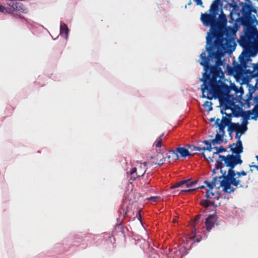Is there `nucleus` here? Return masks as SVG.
<instances>
[{"instance_id":"1","label":"nucleus","mask_w":258,"mask_h":258,"mask_svg":"<svg viewBox=\"0 0 258 258\" xmlns=\"http://www.w3.org/2000/svg\"><path fill=\"white\" fill-rule=\"evenodd\" d=\"M206 50L208 53L207 57L205 52L200 54L202 60L200 63L204 67L205 71L200 79L203 82L202 97L212 100L227 96L231 89L225 83L224 73L220 68L225 66L221 59L225 50L224 38H217L211 41L210 39H207Z\"/></svg>"},{"instance_id":"2","label":"nucleus","mask_w":258,"mask_h":258,"mask_svg":"<svg viewBox=\"0 0 258 258\" xmlns=\"http://www.w3.org/2000/svg\"><path fill=\"white\" fill-rule=\"evenodd\" d=\"M233 146L234 144L228 146L232 154L219 155V159L216 160V168L220 169L222 174L219 178H223L220 186L222 187L224 192L228 194L233 193L236 189L232 185L236 187H243L240 180L235 178V172L233 170L237 165H241L243 162L240 155L243 150L242 142H238L237 147L233 148Z\"/></svg>"},{"instance_id":"3","label":"nucleus","mask_w":258,"mask_h":258,"mask_svg":"<svg viewBox=\"0 0 258 258\" xmlns=\"http://www.w3.org/2000/svg\"><path fill=\"white\" fill-rule=\"evenodd\" d=\"M238 44L243 48V51L239 57L240 64L234 67L237 75L242 73L247 67V63L251 56H254L253 46L258 47V30L255 26L248 27L244 30V34L241 35L238 40Z\"/></svg>"},{"instance_id":"4","label":"nucleus","mask_w":258,"mask_h":258,"mask_svg":"<svg viewBox=\"0 0 258 258\" xmlns=\"http://www.w3.org/2000/svg\"><path fill=\"white\" fill-rule=\"evenodd\" d=\"M201 20L204 26L210 27L206 40L208 38L210 39L211 41L214 39L217 40V38H223L224 29L227 24V20L226 16L222 10L218 18L210 13H205L202 14Z\"/></svg>"},{"instance_id":"5","label":"nucleus","mask_w":258,"mask_h":258,"mask_svg":"<svg viewBox=\"0 0 258 258\" xmlns=\"http://www.w3.org/2000/svg\"><path fill=\"white\" fill-rule=\"evenodd\" d=\"M247 122H246V124L244 125H240L239 123H235L231 122L229 125L228 126V132L229 134V136L231 137V139L232 138L231 136V134L233 132H240L241 134L244 133V132L247 130V128L246 126V124Z\"/></svg>"},{"instance_id":"6","label":"nucleus","mask_w":258,"mask_h":258,"mask_svg":"<svg viewBox=\"0 0 258 258\" xmlns=\"http://www.w3.org/2000/svg\"><path fill=\"white\" fill-rule=\"evenodd\" d=\"M251 7L249 5H246L244 7L242 8V14L243 16L244 17V18H243L241 20V24L243 26H247V27L246 29L248 27L250 26L249 25V16L251 13ZM245 28L244 29V31L245 30Z\"/></svg>"},{"instance_id":"7","label":"nucleus","mask_w":258,"mask_h":258,"mask_svg":"<svg viewBox=\"0 0 258 258\" xmlns=\"http://www.w3.org/2000/svg\"><path fill=\"white\" fill-rule=\"evenodd\" d=\"M151 159L154 160L151 164V165L157 164L161 166L164 163V162L165 160L164 153L161 152H159L155 157L153 156H151Z\"/></svg>"},{"instance_id":"8","label":"nucleus","mask_w":258,"mask_h":258,"mask_svg":"<svg viewBox=\"0 0 258 258\" xmlns=\"http://www.w3.org/2000/svg\"><path fill=\"white\" fill-rule=\"evenodd\" d=\"M221 113L223 115L225 114V116H222L221 120H220V123L226 126H228L229 124L232 122V114H227L224 112L223 110H221Z\"/></svg>"},{"instance_id":"9","label":"nucleus","mask_w":258,"mask_h":258,"mask_svg":"<svg viewBox=\"0 0 258 258\" xmlns=\"http://www.w3.org/2000/svg\"><path fill=\"white\" fill-rule=\"evenodd\" d=\"M216 221L215 215H211L207 219L205 222L206 230L210 231L215 226Z\"/></svg>"},{"instance_id":"10","label":"nucleus","mask_w":258,"mask_h":258,"mask_svg":"<svg viewBox=\"0 0 258 258\" xmlns=\"http://www.w3.org/2000/svg\"><path fill=\"white\" fill-rule=\"evenodd\" d=\"M239 25L236 22H233V25L226 27V25L224 28V30H225V33L227 35H233L234 34L236 31L238 30Z\"/></svg>"},{"instance_id":"11","label":"nucleus","mask_w":258,"mask_h":258,"mask_svg":"<svg viewBox=\"0 0 258 258\" xmlns=\"http://www.w3.org/2000/svg\"><path fill=\"white\" fill-rule=\"evenodd\" d=\"M200 205L207 210L208 208L212 207L213 209H209V210L216 211L217 206L215 205L214 202L208 200H202L200 202ZM214 214H216V212H215Z\"/></svg>"},{"instance_id":"12","label":"nucleus","mask_w":258,"mask_h":258,"mask_svg":"<svg viewBox=\"0 0 258 258\" xmlns=\"http://www.w3.org/2000/svg\"><path fill=\"white\" fill-rule=\"evenodd\" d=\"M166 158L168 162H173L179 159L178 154L176 150H170L166 154Z\"/></svg>"},{"instance_id":"13","label":"nucleus","mask_w":258,"mask_h":258,"mask_svg":"<svg viewBox=\"0 0 258 258\" xmlns=\"http://www.w3.org/2000/svg\"><path fill=\"white\" fill-rule=\"evenodd\" d=\"M147 162H144L143 164H141L140 167L137 168V173L136 174V176H132L131 178L134 180L137 177L142 176L146 172V168L147 166Z\"/></svg>"},{"instance_id":"14","label":"nucleus","mask_w":258,"mask_h":258,"mask_svg":"<svg viewBox=\"0 0 258 258\" xmlns=\"http://www.w3.org/2000/svg\"><path fill=\"white\" fill-rule=\"evenodd\" d=\"M233 114L235 117H239L241 116L244 120L246 121L249 119L250 115L252 114V111L251 110H248L246 111H243L241 114L240 113L239 111H233Z\"/></svg>"},{"instance_id":"15","label":"nucleus","mask_w":258,"mask_h":258,"mask_svg":"<svg viewBox=\"0 0 258 258\" xmlns=\"http://www.w3.org/2000/svg\"><path fill=\"white\" fill-rule=\"evenodd\" d=\"M9 6H10L11 8L8 9V10H10V12L11 11L18 10L20 11L22 10L21 6H22V4L18 2L16 0H10L8 3Z\"/></svg>"},{"instance_id":"16","label":"nucleus","mask_w":258,"mask_h":258,"mask_svg":"<svg viewBox=\"0 0 258 258\" xmlns=\"http://www.w3.org/2000/svg\"><path fill=\"white\" fill-rule=\"evenodd\" d=\"M219 0L215 1L210 7V13L217 17L219 15Z\"/></svg>"},{"instance_id":"17","label":"nucleus","mask_w":258,"mask_h":258,"mask_svg":"<svg viewBox=\"0 0 258 258\" xmlns=\"http://www.w3.org/2000/svg\"><path fill=\"white\" fill-rule=\"evenodd\" d=\"M235 103L234 101L233 98L232 99H229L228 97H227L225 99V105L224 106V109L225 110L226 109H231L233 111H234L233 109V108L235 107Z\"/></svg>"},{"instance_id":"18","label":"nucleus","mask_w":258,"mask_h":258,"mask_svg":"<svg viewBox=\"0 0 258 258\" xmlns=\"http://www.w3.org/2000/svg\"><path fill=\"white\" fill-rule=\"evenodd\" d=\"M176 152L177 154H180V156L182 157H186L187 156L193 155L195 154V153L193 154H190L188 150L183 147H178L176 149Z\"/></svg>"},{"instance_id":"19","label":"nucleus","mask_w":258,"mask_h":258,"mask_svg":"<svg viewBox=\"0 0 258 258\" xmlns=\"http://www.w3.org/2000/svg\"><path fill=\"white\" fill-rule=\"evenodd\" d=\"M69 33V29L66 24H61L60 27V34L64 38H67Z\"/></svg>"},{"instance_id":"20","label":"nucleus","mask_w":258,"mask_h":258,"mask_svg":"<svg viewBox=\"0 0 258 258\" xmlns=\"http://www.w3.org/2000/svg\"><path fill=\"white\" fill-rule=\"evenodd\" d=\"M215 124L217 125V127H218L219 130V132L221 134H222L223 135H225V128L226 126L224 125L223 124L220 123V119L217 118L215 120Z\"/></svg>"},{"instance_id":"21","label":"nucleus","mask_w":258,"mask_h":258,"mask_svg":"<svg viewBox=\"0 0 258 258\" xmlns=\"http://www.w3.org/2000/svg\"><path fill=\"white\" fill-rule=\"evenodd\" d=\"M222 134L217 133L216 135L215 138L212 140V143L213 144H220L223 141V136Z\"/></svg>"},{"instance_id":"22","label":"nucleus","mask_w":258,"mask_h":258,"mask_svg":"<svg viewBox=\"0 0 258 258\" xmlns=\"http://www.w3.org/2000/svg\"><path fill=\"white\" fill-rule=\"evenodd\" d=\"M250 75L252 77H258V63L253 64V71L250 72Z\"/></svg>"},{"instance_id":"23","label":"nucleus","mask_w":258,"mask_h":258,"mask_svg":"<svg viewBox=\"0 0 258 258\" xmlns=\"http://www.w3.org/2000/svg\"><path fill=\"white\" fill-rule=\"evenodd\" d=\"M214 149L216 150V152L213 153V156L215 154H219L220 153L225 152L227 151L226 148H224L222 146H221L220 147H215Z\"/></svg>"},{"instance_id":"24","label":"nucleus","mask_w":258,"mask_h":258,"mask_svg":"<svg viewBox=\"0 0 258 258\" xmlns=\"http://www.w3.org/2000/svg\"><path fill=\"white\" fill-rule=\"evenodd\" d=\"M163 136V134L160 136V137L157 139V140L154 142V145L156 148L161 147L162 146V137Z\"/></svg>"},{"instance_id":"25","label":"nucleus","mask_w":258,"mask_h":258,"mask_svg":"<svg viewBox=\"0 0 258 258\" xmlns=\"http://www.w3.org/2000/svg\"><path fill=\"white\" fill-rule=\"evenodd\" d=\"M203 143L207 145L206 147H204V149H203V151L208 150L209 152H211L212 148L211 143L208 140H204Z\"/></svg>"},{"instance_id":"26","label":"nucleus","mask_w":258,"mask_h":258,"mask_svg":"<svg viewBox=\"0 0 258 258\" xmlns=\"http://www.w3.org/2000/svg\"><path fill=\"white\" fill-rule=\"evenodd\" d=\"M212 105V103L211 102L206 101L204 104V107L205 108H208V111H210L213 109Z\"/></svg>"},{"instance_id":"27","label":"nucleus","mask_w":258,"mask_h":258,"mask_svg":"<svg viewBox=\"0 0 258 258\" xmlns=\"http://www.w3.org/2000/svg\"><path fill=\"white\" fill-rule=\"evenodd\" d=\"M186 180V186L187 187H192L195 184H196V183H197V181H198L197 180H195V181H191L189 179Z\"/></svg>"},{"instance_id":"28","label":"nucleus","mask_w":258,"mask_h":258,"mask_svg":"<svg viewBox=\"0 0 258 258\" xmlns=\"http://www.w3.org/2000/svg\"><path fill=\"white\" fill-rule=\"evenodd\" d=\"M246 174H247V172L244 171V170H242L241 171H238V172H235V176L237 175V176L235 178L236 179H237V178H239L241 176H245Z\"/></svg>"},{"instance_id":"29","label":"nucleus","mask_w":258,"mask_h":258,"mask_svg":"<svg viewBox=\"0 0 258 258\" xmlns=\"http://www.w3.org/2000/svg\"><path fill=\"white\" fill-rule=\"evenodd\" d=\"M252 114L253 116H251V119L254 120H256L258 117V111L257 110H254V108L252 110Z\"/></svg>"},{"instance_id":"30","label":"nucleus","mask_w":258,"mask_h":258,"mask_svg":"<svg viewBox=\"0 0 258 258\" xmlns=\"http://www.w3.org/2000/svg\"><path fill=\"white\" fill-rule=\"evenodd\" d=\"M241 135L242 134H241L240 132H236L235 138L236 139H238V141H237V143L235 144H234V145H235V147H238L237 146L239 141L241 142V141L240 140V137Z\"/></svg>"},{"instance_id":"31","label":"nucleus","mask_w":258,"mask_h":258,"mask_svg":"<svg viewBox=\"0 0 258 258\" xmlns=\"http://www.w3.org/2000/svg\"><path fill=\"white\" fill-rule=\"evenodd\" d=\"M204 183L209 188L210 190L213 189L214 187V183H212V182H210L207 180H205Z\"/></svg>"},{"instance_id":"32","label":"nucleus","mask_w":258,"mask_h":258,"mask_svg":"<svg viewBox=\"0 0 258 258\" xmlns=\"http://www.w3.org/2000/svg\"><path fill=\"white\" fill-rule=\"evenodd\" d=\"M203 149H204V147L203 148H201V147H196V146H192L189 147V149L191 151H203Z\"/></svg>"},{"instance_id":"33","label":"nucleus","mask_w":258,"mask_h":258,"mask_svg":"<svg viewBox=\"0 0 258 258\" xmlns=\"http://www.w3.org/2000/svg\"><path fill=\"white\" fill-rule=\"evenodd\" d=\"M0 12L3 13H7L10 12V10H8V9L6 8L5 7L0 5Z\"/></svg>"},{"instance_id":"34","label":"nucleus","mask_w":258,"mask_h":258,"mask_svg":"<svg viewBox=\"0 0 258 258\" xmlns=\"http://www.w3.org/2000/svg\"><path fill=\"white\" fill-rule=\"evenodd\" d=\"M214 196V194L212 191H210L209 190H207L206 192L205 197L207 198V199H211L213 196Z\"/></svg>"},{"instance_id":"35","label":"nucleus","mask_w":258,"mask_h":258,"mask_svg":"<svg viewBox=\"0 0 258 258\" xmlns=\"http://www.w3.org/2000/svg\"><path fill=\"white\" fill-rule=\"evenodd\" d=\"M202 155L203 156V157L205 159L208 160V159H209L210 160V161L212 162H214V156L213 155L212 157H208V158L207 157V156L206 155V154H205V153L203 152L202 153Z\"/></svg>"},{"instance_id":"36","label":"nucleus","mask_w":258,"mask_h":258,"mask_svg":"<svg viewBox=\"0 0 258 258\" xmlns=\"http://www.w3.org/2000/svg\"><path fill=\"white\" fill-rule=\"evenodd\" d=\"M196 189V188H191V189H183L180 191V193H182V192L189 193V192L195 191Z\"/></svg>"},{"instance_id":"37","label":"nucleus","mask_w":258,"mask_h":258,"mask_svg":"<svg viewBox=\"0 0 258 258\" xmlns=\"http://www.w3.org/2000/svg\"><path fill=\"white\" fill-rule=\"evenodd\" d=\"M137 168H136V167H134L132 169V170H131L130 171V175L132 176H132H135L134 175V174L136 173V174H137Z\"/></svg>"},{"instance_id":"38","label":"nucleus","mask_w":258,"mask_h":258,"mask_svg":"<svg viewBox=\"0 0 258 258\" xmlns=\"http://www.w3.org/2000/svg\"><path fill=\"white\" fill-rule=\"evenodd\" d=\"M254 90H255V89L253 88H252L251 92H250V91L249 90V93H249V96L247 98V100H251L252 99V93L254 92Z\"/></svg>"},{"instance_id":"39","label":"nucleus","mask_w":258,"mask_h":258,"mask_svg":"<svg viewBox=\"0 0 258 258\" xmlns=\"http://www.w3.org/2000/svg\"><path fill=\"white\" fill-rule=\"evenodd\" d=\"M148 200L150 201H152V202H156L157 200L158 199H159V197H157V196H155V197H151L150 198H149L148 199Z\"/></svg>"},{"instance_id":"40","label":"nucleus","mask_w":258,"mask_h":258,"mask_svg":"<svg viewBox=\"0 0 258 258\" xmlns=\"http://www.w3.org/2000/svg\"><path fill=\"white\" fill-rule=\"evenodd\" d=\"M218 181H219V180H218L217 177H215L213 178V179L212 181V183H214V186H215Z\"/></svg>"},{"instance_id":"41","label":"nucleus","mask_w":258,"mask_h":258,"mask_svg":"<svg viewBox=\"0 0 258 258\" xmlns=\"http://www.w3.org/2000/svg\"><path fill=\"white\" fill-rule=\"evenodd\" d=\"M180 187V184H179L178 182L176 183L175 184L172 185L171 187H170V188L171 189H174V188H177V187Z\"/></svg>"},{"instance_id":"42","label":"nucleus","mask_w":258,"mask_h":258,"mask_svg":"<svg viewBox=\"0 0 258 258\" xmlns=\"http://www.w3.org/2000/svg\"><path fill=\"white\" fill-rule=\"evenodd\" d=\"M197 5L202 6L203 5L202 0H194Z\"/></svg>"},{"instance_id":"43","label":"nucleus","mask_w":258,"mask_h":258,"mask_svg":"<svg viewBox=\"0 0 258 258\" xmlns=\"http://www.w3.org/2000/svg\"><path fill=\"white\" fill-rule=\"evenodd\" d=\"M178 183H179V184H180V186H181L184 184L186 185V180H181V181L178 182Z\"/></svg>"},{"instance_id":"44","label":"nucleus","mask_w":258,"mask_h":258,"mask_svg":"<svg viewBox=\"0 0 258 258\" xmlns=\"http://www.w3.org/2000/svg\"><path fill=\"white\" fill-rule=\"evenodd\" d=\"M200 217H201V216L200 215H197L196 216V217L195 218V221H198L200 220Z\"/></svg>"},{"instance_id":"45","label":"nucleus","mask_w":258,"mask_h":258,"mask_svg":"<svg viewBox=\"0 0 258 258\" xmlns=\"http://www.w3.org/2000/svg\"><path fill=\"white\" fill-rule=\"evenodd\" d=\"M257 110L258 111V103L254 106V110Z\"/></svg>"},{"instance_id":"46","label":"nucleus","mask_w":258,"mask_h":258,"mask_svg":"<svg viewBox=\"0 0 258 258\" xmlns=\"http://www.w3.org/2000/svg\"><path fill=\"white\" fill-rule=\"evenodd\" d=\"M209 120L210 122H213V121H214L215 120V117H212V118H210L209 119Z\"/></svg>"},{"instance_id":"47","label":"nucleus","mask_w":258,"mask_h":258,"mask_svg":"<svg viewBox=\"0 0 258 258\" xmlns=\"http://www.w3.org/2000/svg\"><path fill=\"white\" fill-rule=\"evenodd\" d=\"M216 170H217L216 168L213 169L212 170V172L214 173V174H215L216 173Z\"/></svg>"},{"instance_id":"48","label":"nucleus","mask_w":258,"mask_h":258,"mask_svg":"<svg viewBox=\"0 0 258 258\" xmlns=\"http://www.w3.org/2000/svg\"><path fill=\"white\" fill-rule=\"evenodd\" d=\"M204 188V186L202 185V186L198 187L197 188Z\"/></svg>"},{"instance_id":"49","label":"nucleus","mask_w":258,"mask_h":258,"mask_svg":"<svg viewBox=\"0 0 258 258\" xmlns=\"http://www.w3.org/2000/svg\"><path fill=\"white\" fill-rule=\"evenodd\" d=\"M249 171L251 172H252V169H250Z\"/></svg>"}]
</instances>
